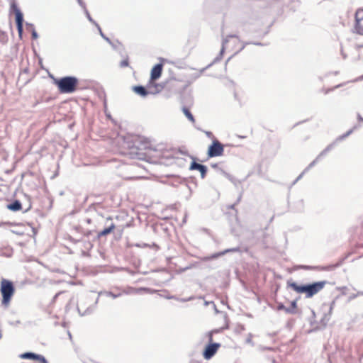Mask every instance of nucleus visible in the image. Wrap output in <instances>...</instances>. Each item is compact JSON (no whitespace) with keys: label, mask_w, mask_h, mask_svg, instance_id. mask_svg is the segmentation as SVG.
I'll list each match as a JSON object with an SVG mask.
<instances>
[{"label":"nucleus","mask_w":363,"mask_h":363,"mask_svg":"<svg viewBox=\"0 0 363 363\" xmlns=\"http://www.w3.org/2000/svg\"><path fill=\"white\" fill-rule=\"evenodd\" d=\"M326 283V281H321L310 284L299 286L296 283L289 282L288 286L292 288L297 293H305L307 298H311L321 291L324 288Z\"/></svg>","instance_id":"1"},{"label":"nucleus","mask_w":363,"mask_h":363,"mask_svg":"<svg viewBox=\"0 0 363 363\" xmlns=\"http://www.w3.org/2000/svg\"><path fill=\"white\" fill-rule=\"evenodd\" d=\"M357 128V125L354 126L352 129L349 130L346 133L342 135H340L339 137L337 138V139L335 140V142H333V143L330 144L329 145L327 146V147L325 149H324L318 156L312 162L309 164V165L304 169V171L298 177V178L296 179V181H298V179H300L303 175L306 172H308L311 167H313L323 157H324L325 155H327V153L328 152H330L333 147L335 145V144L339 142V141H341V140H343L344 139H345L347 137H348L350 134H352V133Z\"/></svg>","instance_id":"2"},{"label":"nucleus","mask_w":363,"mask_h":363,"mask_svg":"<svg viewBox=\"0 0 363 363\" xmlns=\"http://www.w3.org/2000/svg\"><path fill=\"white\" fill-rule=\"evenodd\" d=\"M55 84L61 93H73L77 89L78 79L71 76L65 77L55 80Z\"/></svg>","instance_id":"3"},{"label":"nucleus","mask_w":363,"mask_h":363,"mask_svg":"<svg viewBox=\"0 0 363 363\" xmlns=\"http://www.w3.org/2000/svg\"><path fill=\"white\" fill-rule=\"evenodd\" d=\"M1 293L3 297L2 304L8 305L14 294V286L11 281L2 279L1 281Z\"/></svg>","instance_id":"4"},{"label":"nucleus","mask_w":363,"mask_h":363,"mask_svg":"<svg viewBox=\"0 0 363 363\" xmlns=\"http://www.w3.org/2000/svg\"><path fill=\"white\" fill-rule=\"evenodd\" d=\"M149 91H147L144 86H135L133 87V90L137 94L145 97L149 94H155L161 91L162 87L160 86L157 84H155V82H149Z\"/></svg>","instance_id":"5"},{"label":"nucleus","mask_w":363,"mask_h":363,"mask_svg":"<svg viewBox=\"0 0 363 363\" xmlns=\"http://www.w3.org/2000/svg\"><path fill=\"white\" fill-rule=\"evenodd\" d=\"M223 145L218 140H215L208 147V155L210 157H218L223 155Z\"/></svg>","instance_id":"6"},{"label":"nucleus","mask_w":363,"mask_h":363,"mask_svg":"<svg viewBox=\"0 0 363 363\" xmlns=\"http://www.w3.org/2000/svg\"><path fill=\"white\" fill-rule=\"evenodd\" d=\"M354 32L363 35V9H358L355 13Z\"/></svg>","instance_id":"7"},{"label":"nucleus","mask_w":363,"mask_h":363,"mask_svg":"<svg viewBox=\"0 0 363 363\" xmlns=\"http://www.w3.org/2000/svg\"><path fill=\"white\" fill-rule=\"evenodd\" d=\"M11 9L13 10L16 14V22L17 26V30L18 35L21 37L23 33V13L15 4H12Z\"/></svg>","instance_id":"8"},{"label":"nucleus","mask_w":363,"mask_h":363,"mask_svg":"<svg viewBox=\"0 0 363 363\" xmlns=\"http://www.w3.org/2000/svg\"><path fill=\"white\" fill-rule=\"evenodd\" d=\"M20 358L25 359H33L39 361V363H48L46 359L41 354L33 352H25L19 355Z\"/></svg>","instance_id":"9"},{"label":"nucleus","mask_w":363,"mask_h":363,"mask_svg":"<svg viewBox=\"0 0 363 363\" xmlns=\"http://www.w3.org/2000/svg\"><path fill=\"white\" fill-rule=\"evenodd\" d=\"M219 347L220 344L218 343H212L208 345L203 352L204 358L206 359H211L216 354Z\"/></svg>","instance_id":"10"},{"label":"nucleus","mask_w":363,"mask_h":363,"mask_svg":"<svg viewBox=\"0 0 363 363\" xmlns=\"http://www.w3.org/2000/svg\"><path fill=\"white\" fill-rule=\"evenodd\" d=\"M162 72V64H157L153 67V68L151 70V75H150V81L151 82H153V81L157 80L161 77Z\"/></svg>","instance_id":"11"},{"label":"nucleus","mask_w":363,"mask_h":363,"mask_svg":"<svg viewBox=\"0 0 363 363\" xmlns=\"http://www.w3.org/2000/svg\"><path fill=\"white\" fill-rule=\"evenodd\" d=\"M190 169H196L199 170L201 173V177L203 179L206 177L207 168L205 165L197 163L196 162H193L191 164Z\"/></svg>","instance_id":"12"},{"label":"nucleus","mask_w":363,"mask_h":363,"mask_svg":"<svg viewBox=\"0 0 363 363\" xmlns=\"http://www.w3.org/2000/svg\"><path fill=\"white\" fill-rule=\"evenodd\" d=\"M238 251H239V248L238 247L227 249V250H225L224 251H222L220 252L214 253V254H213L211 256L205 257L203 258V260L208 261V260H210V259H216L218 257H220L221 255H224L225 254H226L228 252H238Z\"/></svg>","instance_id":"13"},{"label":"nucleus","mask_w":363,"mask_h":363,"mask_svg":"<svg viewBox=\"0 0 363 363\" xmlns=\"http://www.w3.org/2000/svg\"><path fill=\"white\" fill-rule=\"evenodd\" d=\"M238 38V37L235 35H228L226 38L223 39L222 48H221L220 54L217 57L215 58L213 62H218L220 60V59L223 56V54L226 48L227 43L228 42L229 38Z\"/></svg>","instance_id":"14"},{"label":"nucleus","mask_w":363,"mask_h":363,"mask_svg":"<svg viewBox=\"0 0 363 363\" xmlns=\"http://www.w3.org/2000/svg\"><path fill=\"white\" fill-rule=\"evenodd\" d=\"M77 310L80 315H86L88 314H90L94 311V307H89L86 309L84 310L83 306L82 304H79L77 306Z\"/></svg>","instance_id":"15"},{"label":"nucleus","mask_w":363,"mask_h":363,"mask_svg":"<svg viewBox=\"0 0 363 363\" xmlns=\"http://www.w3.org/2000/svg\"><path fill=\"white\" fill-rule=\"evenodd\" d=\"M21 203L19 201L16 200L13 203L9 204L7 208L12 211H17L21 209Z\"/></svg>","instance_id":"16"},{"label":"nucleus","mask_w":363,"mask_h":363,"mask_svg":"<svg viewBox=\"0 0 363 363\" xmlns=\"http://www.w3.org/2000/svg\"><path fill=\"white\" fill-rule=\"evenodd\" d=\"M142 291H150V289H147V288H138V289L129 288L128 290H124L123 291V293L126 294H138Z\"/></svg>","instance_id":"17"},{"label":"nucleus","mask_w":363,"mask_h":363,"mask_svg":"<svg viewBox=\"0 0 363 363\" xmlns=\"http://www.w3.org/2000/svg\"><path fill=\"white\" fill-rule=\"evenodd\" d=\"M115 228V225L113 223H111L108 228H106L103 230L99 233V236H105L108 234H109L113 229Z\"/></svg>","instance_id":"18"},{"label":"nucleus","mask_w":363,"mask_h":363,"mask_svg":"<svg viewBox=\"0 0 363 363\" xmlns=\"http://www.w3.org/2000/svg\"><path fill=\"white\" fill-rule=\"evenodd\" d=\"M182 111L184 113V114L186 116V117L191 122V123H195V119H194V116L192 115V113L190 112V111L186 108V107H183L182 108Z\"/></svg>","instance_id":"19"},{"label":"nucleus","mask_w":363,"mask_h":363,"mask_svg":"<svg viewBox=\"0 0 363 363\" xmlns=\"http://www.w3.org/2000/svg\"><path fill=\"white\" fill-rule=\"evenodd\" d=\"M277 309L279 311H284L286 313L294 314L296 313L295 311H293V308H290V307H285L282 303H280L277 306Z\"/></svg>","instance_id":"20"},{"label":"nucleus","mask_w":363,"mask_h":363,"mask_svg":"<svg viewBox=\"0 0 363 363\" xmlns=\"http://www.w3.org/2000/svg\"><path fill=\"white\" fill-rule=\"evenodd\" d=\"M102 294H104L106 296H110V297H111L113 298H118V297L121 296V293L116 294H114V293H113L111 291H101V292L99 293V296L102 295Z\"/></svg>","instance_id":"21"},{"label":"nucleus","mask_w":363,"mask_h":363,"mask_svg":"<svg viewBox=\"0 0 363 363\" xmlns=\"http://www.w3.org/2000/svg\"><path fill=\"white\" fill-rule=\"evenodd\" d=\"M84 11L88 20L97 27L99 24L91 18L86 8L84 9Z\"/></svg>","instance_id":"22"},{"label":"nucleus","mask_w":363,"mask_h":363,"mask_svg":"<svg viewBox=\"0 0 363 363\" xmlns=\"http://www.w3.org/2000/svg\"><path fill=\"white\" fill-rule=\"evenodd\" d=\"M97 28H98V30H99V33H100L101 36V37H102V38H103L106 41H107L108 43H110V44H111V45L114 48H115V46H114V45H113V43H111V40H110L108 38H107L106 36H105V35H104V33H103V32H102V30H101V28H100V26H97Z\"/></svg>","instance_id":"23"},{"label":"nucleus","mask_w":363,"mask_h":363,"mask_svg":"<svg viewBox=\"0 0 363 363\" xmlns=\"http://www.w3.org/2000/svg\"><path fill=\"white\" fill-rule=\"evenodd\" d=\"M209 304H212L213 306V308H214L215 311H216V313H218V311L217 310V308L216 307V305L214 304L213 302H212V301L209 302V301H206L204 302V305L206 306H208Z\"/></svg>","instance_id":"24"},{"label":"nucleus","mask_w":363,"mask_h":363,"mask_svg":"<svg viewBox=\"0 0 363 363\" xmlns=\"http://www.w3.org/2000/svg\"><path fill=\"white\" fill-rule=\"evenodd\" d=\"M120 65H121V67H127L128 65V60H124L121 61Z\"/></svg>","instance_id":"25"},{"label":"nucleus","mask_w":363,"mask_h":363,"mask_svg":"<svg viewBox=\"0 0 363 363\" xmlns=\"http://www.w3.org/2000/svg\"><path fill=\"white\" fill-rule=\"evenodd\" d=\"M32 38L33 39H37L38 38V35L34 28L32 30Z\"/></svg>","instance_id":"26"},{"label":"nucleus","mask_w":363,"mask_h":363,"mask_svg":"<svg viewBox=\"0 0 363 363\" xmlns=\"http://www.w3.org/2000/svg\"><path fill=\"white\" fill-rule=\"evenodd\" d=\"M205 69H206V68H203V69H201V70L199 71V72L196 73V74H195V75H194V79H196V78L199 77L201 76V74H202V72H203Z\"/></svg>","instance_id":"27"},{"label":"nucleus","mask_w":363,"mask_h":363,"mask_svg":"<svg viewBox=\"0 0 363 363\" xmlns=\"http://www.w3.org/2000/svg\"><path fill=\"white\" fill-rule=\"evenodd\" d=\"M360 295L363 296V291H359L357 294H354V295L350 296V298L352 299V298H356L357 296H360Z\"/></svg>","instance_id":"28"},{"label":"nucleus","mask_w":363,"mask_h":363,"mask_svg":"<svg viewBox=\"0 0 363 363\" xmlns=\"http://www.w3.org/2000/svg\"><path fill=\"white\" fill-rule=\"evenodd\" d=\"M77 2H78V4H79V6H80L83 9H86L85 4L83 2V1H82V0H77Z\"/></svg>","instance_id":"29"},{"label":"nucleus","mask_w":363,"mask_h":363,"mask_svg":"<svg viewBox=\"0 0 363 363\" xmlns=\"http://www.w3.org/2000/svg\"><path fill=\"white\" fill-rule=\"evenodd\" d=\"M296 308V302L292 301L290 308H293V311H295Z\"/></svg>","instance_id":"30"},{"label":"nucleus","mask_w":363,"mask_h":363,"mask_svg":"<svg viewBox=\"0 0 363 363\" xmlns=\"http://www.w3.org/2000/svg\"><path fill=\"white\" fill-rule=\"evenodd\" d=\"M193 299V297H189L188 298H182L180 299L181 301H183V302H186V301H191Z\"/></svg>","instance_id":"31"},{"label":"nucleus","mask_w":363,"mask_h":363,"mask_svg":"<svg viewBox=\"0 0 363 363\" xmlns=\"http://www.w3.org/2000/svg\"><path fill=\"white\" fill-rule=\"evenodd\" d=\"M357 118L359 121H362L363 122V118L360 116V114H357Z\"/></svg>","instance_id":"32"},{"label":"nucleus","mask_w":363,"mask_h":363,"mask_svg":"<svg viewBox=\"0 0 363 363\" xmlns=\"http://www.w3.org/2000/svg\"><path fill=\"white\" fill-rule=\"evenodd\" d=\"M62 292H59L57 294H55V296H54L53 299L54 301L58 297V296L61 294Z\"/></svg>","instance_id":"33"},{"label":"nucleus","mask_w":363,"mask_h":363,"mask_svg":"<svg viewBox=\"0 0 363 363\" xmlns=\"http://www.w3.org/2000/svg\"><path fill=\"white\" fill-rule=\"evenodd\" d=\"M247 343H251V342H252L251 339H250V338H248V339L247 340Z\"/></svg>","instance_id":"34"},{"label":"nucleus","mask_w":363,"mask_h":363,"mask_svg":"<svg viewBox=\"0 0 363 363\" xmlns=\"http://www.w3.org/2000/svg\"><path fill=\"white\" fill-rule=\"evenodd\" d=\"M334 304H335V302H334V301H333V302H332V303H331V308H330V309H331V310H332V308H333V306Z\"/></svg>","instance_id":"35"},{"label":"nucleus","mask_w":363,"mask_h":363,"mask_svg":"<svg viewBox=\"0 0 363 363\" xmlns=\"http://www.w3.org/2000/svg\"><path fill=\"white\" fill-rule=\"evenodd\" d=\"M168 298H174V299H176V298L174 296H170V297H168ZM177 300H178V299L177 298Z\"/></svg>","instance_id":"36"},{"label":"nucleus","mask_w":363,"mask_h":363,"mask_svg":"<svg viewBox=\"0 0 363 363\" xmlns=\"http://www.w3.org/2000/svg\"><path fill=\"white\" fill-rule=\"evenodd\" d=\"M254 44L256 45H261V43H255Z\"/></svg>","instance_id":"37"},{"label":"nucleus","mask_w":363,"mask_h":363,"mask_svg":"<svg viewBox=\"0 0 363 363\" xmlns=\"http://www.w3.org/2000/svg\"><path fill=\"white\" fill-rule=\"evenodd\" d=\"M206 134H207V135H209L211 134V133L210 132H207Z\"/></svg>","instance_id":"38"},{"label":"nucleus","mask_w":363,"mask_h":363,"mask_svg":"<svg viewBox=\"0 0 363 363\" xmlns=\"http://www.w3.org/2000/svg\"><path fill=\"white\" fill-rule=\"evenodd\" d=\"M212 340V336H211V334H210V340Z\"/></svg>","instance_id":"39"},{"label":"nucleus","mask_w":363,"mask_h":363,"mask_svg":"<svg viewBox=\"0 0 363 363\" xmlns=\"http://www.w3.org/2000/svg\"><path fill=\"white\" fill-rule=\"evenodd\" d=\"M97 303H98V298L96 299L95 304H96Z\"/></svg>","instance_id":"40"}]
</instances>
